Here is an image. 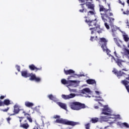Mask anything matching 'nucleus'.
<instances>
[{"instance_id": "f257e3e1", "label": "nucleus", "mask_w": 129, "mask_h": 129, "mask_svg": "<svg viewBox=\"0 0 129 129\" xmlns=\"http://www.w3.org/2000/svg\"><path fill=\"white\" fill-rule=\"evenodd\" d=\"M108 7H104L102 5H99V12L101 16V19L104 23L107 22L108 19V23L110 26L112 28L113 27V23H114V18L110 17H113V13H111V8L110 5L108 4Z\"/></svg>"}, {"instance_id": "f03ea898", "label": "nucleus", "mask_w": 129, "mask_h": 129, "mask_svg": "<svg viewBox=\"0 0 129 129\" xmlns=\"http://www.w3.org/2000/svg\"><path fill=\"white\" fill-rule=\"evenodd\" d=\"M85 23L88 24L89 27H92L89 29L90 31H91V35H93L95 32H97L98 34L101 33V29L100 28V25L97 24V23L94 20H87L86 19Z\"/></svg>"}, {"instance_id": "7ed1b4c3", "label": "nucleus", "mask_w": 129, "mask_h": 129, "mask_svg": "<svg viewBox=\"0 0 129 129\" xmlns=\"http://www.w3.org/2000/svg\"><path fill=\"white\" fill-rule=\"evenodd\" d=\"M70 107L74 110H80L82 108H85V104L79 102H73L70 103Z\"/></svg>"}, {"instance_id": "20e7f679", "label": "nucleus", "mask_w": 129, "mask_h": 129, "mask_svg": "<svg viewBox=\"0 0 129 129\" xmlns=\"http://www.w3.org/2000/svg\"><path fill=\"white\" fill-rule=\"evenodd\" d=\"M54 122L56 123H62V124H66L67 125H71L72 126H75V125H77L78 124H79V122H74L73 121H67L62 118L56 119Z\"/></svg>"}, {"instance_id": "39448f33", "label": "nucleus", "mask_w": 129, "mask_h": 129, "mask_svg": "<svg viewBox=\"0 0 129 129\" xmlns=\"http://www.w3.org/2000/svg\"><path fill=\"white\" fill-rule=\"evenodd\" d=\"M82 9L79 10L80 13H87V9L85 8V6L90 10H94V4H92L91 2H86L83 4H81Z\"/></svg>"}, {"instance_id": "423d86ee", "label": "nucleus", "mask_w": 129, "mask_h": 129, "mask_svg": "<svg viewBox=\"0 0 129 129\" xmlns=\"http://www.w3.org/2000/svg\"><path fill=\"white\" fill-rule=\"evenodd\" d=\"M18 118H20L19 121L20 122V127L24 129H28L30 127V124L28 123V120L25 119L23 122H22L23 119L25 118V117H18Z\"/></svg>"}, {"instance_id": "0eeeda50", "label": "nucleus", "mask_w": 129, "mask_h": 129, "mask_svg": "<svg viewBox=\"0 0 129 129\" xmlns=\"http://www.w3.org/2000/svg\"><path fill=\"white\" fill-rule=\"evenodd\" d=\"M108 42V40L106 39V38L104 37H102L99 38V44L100 45L101 48L102 49H104L107 47V43Z\"/></svg>"}, {"instance_id": "6e6552de", "label": "nucleus", "mask_w": 129, "mask_h": 129, "mask_svg": "<svg viewBox=\"0 0 129 129\" xmlns=\"http://www.w3.org/2000/svg\"><path fill=\"white\" fill-rule=\"evenodd\" d=\"M113 73L117 76V77L119 79L120 77H122V76H124V77H125L126 76V74L125 73L122 72L121 71H117L116 69H114L112 71Z\"/></svg>"}, {"instance_id": "1a4fd4ad", "label": "nucleus", "mask_w": 129, "mask_h": 129, "mask_svg": "<svg viewBox=\"0 0 129 129\" xmlns=\"http://www.w3.org/2000/svg\"><path fill=\"white\" fill-rule=\"evenodd\" d=\"M105 108L102 109V112L101 114H104L105 115H108L109 117H106V118H111V111L108 107H106V106H104Z\"/></svg>"}, {"instance_id": "9d476101", "label": "nucleus", "mask_w": 129, "mask_h": 129, "mask_svg": "<svg viewBox=\"0 0 129 129\" xmlns=\"http://www.w3.org/2000/svg\"><path fill=\"white\" fill-rule=\"evenodd\" d=\"M61 82L62 84H63L64 85L66 84H69V86H71V85H73L74 84L77 83V81H72V80L67 81L65 79H61Z\"/></svg>"}, {"instance_id": "9b49d317", "label": "nucleus", "mask_w": 129, "mask_h": 129, "mask_svg": "<svg viewBox=\"0 0 129 129\" xmlns=\"http://www.w3.org/2000/svg\"><path fill=\"white\" fill-rule=\"evenodd\" d=\"M29 80L31 81H35L36 82H40L41 81V78L36 77V75L33 73L29 74Z\"/></svg>"}, {"instance_id": "f8f14e48", "label": "nucleus", "mask_w": 129, "mask_h": 129, "mask_svg": "<svg viewBox=\"0 0 129 129\" xmlns=\"http://www.w3.org/2000/svg\"><path fill=\"white\" fill-rule=\"evenodd\" d=\"M75 96H76V95L74 93H71L69 95L62 94L61 95L62 98L65 99L66 100H67V99H71V98H74Z\"/></svg>"}, {"instance_id": "ddd939ff", "label": "nucleus", "mask_w": 129, "mask_h": 129, "mask_svg": "<svg viewBox=\"0 0 129 129\" xmlns=\"http://www.w3.org/2000/svg\"><path fill=\"white\" fill-rule=\"evenodd\" d=\"M116 63L117 64V65L121 68V71H128V70L126 69H124V66L121 63V61L119 59H117L116 61Z\"/></svg>"}, {"instance_id": "4468645a", "label": "nucleus", "mask_w": 129, "mask_h": 129, "mask_svg": "<svg viewBox=\"0 0 129 129\" xmlns=\"http://www.w3.org/2000/svg\"><path fill=\"white\" fill-rule=\"evenodd\" d=\"M29 68L30 69V70H32V71H35V72H37V71H40V70H42V68H38L35 66L34 64H31L29 66Z\"/></svg>"}, {"instance_id": "2eb2a0df", "label": "nucleus", "mask_w": 129, "mask_h": 129, "mask_svg": "<svg viewBox=\"0 0 129 129\" xmlns=\"http://www.w3.org/2000/svg\"><path fill=\"white\" fill-rule=\"evenodd\" d=\"M81 93L82 94H91L92 92H91V90H90L89 88H85L81 90Z\"/></svg>"}, {"instance_id": "dca6fc26", "label": "nucleus", "mask_w": 129, "mask_h": 129, "mask_svg": "<svg viewBox=\"0 0 129 129\" xmlns=\"http://www.w3.org/2000/svg\"><path fill=\"white\" fill-rule=\"evenodd\" d=\"M20 107L18 105H15L14 106V113L11 114L10 115H15V114H18L20 112Z\"/></svg>"}, {"instance_id": "f3484780", "label": "nucleus", "mask_w": 129, "mask_h": 129, "mask_svg": "<svg viewBox=\"0 0 129 129\" xmlns=\"http://www.w3.org/2000/svg\"><path fill=\"white\" fill-rule=\"evenodd\" d=\"M22 113L24 114L25 116H26V115H28L26 117V118L27 119V120H28V121L30 123H32V122H33V119L32 118V117H31V115H30L29 113H26L25 111H23Z\"/></svg>"}, {"instance_id": "a211bd4d", "label": "nucleus", "mask_w": 129, "mask_h": 129, "mask_svg": "<svg viewBox=\"0 0 129 129\" xmlns=\"http://www.w3.org/2000/svg\"><path fill=\"white\" fill-rule=\"evenodd\" d=\"M86 83H87V84H89L91 85H93L94 84L95 85H96V81H95V80L94 79H89L88 80H87Z\"/></svg>"}, {"instance_id": "6ab92c4d", "label": "nucleus", "mask_w": 129, "mask_h": 129, "mask_svg": "<svg viewBox=\"0 0 129 129\" xmlns=\"http://www.w3.org/2000/svg\"><path fill=\"white\" fill-rule=\"evenodd\" d=\"M22 76L25 77V78H28L30 77V74L28 73L27 71H23L21 72Z\"/></svg>"}, {"instance_id": "aec40b11", "label": "nucleus", "mask_w": 129, "mask_h": 129, "mask_svg": "<svg viewBox=\"0 0 129 129\" xmlns=\"http://www.w3.org/2000/svg\"><path fill=\"white\" fill-rule=\"evenodd\" d=\"M57 104L61 107V108H62V109H64V110H67V106H66V104H64L63 103H61L60 102H57Z\"/></svg>"}, {"instance_id": "412c9836", "label": "nucleus", "mask_w": 129, "mask_h": 129, "mask_svg": "<svg viewBox=\"0 0 129 129\" xmlns=\"http://www.w3.org/2000/svg\"><path fill=\"white\" fill-rule=\"evenodd\" d=\"M64 74L66 75H71V74H74L75 73V71H73V70H64Z\"/></svg>"}, {"instance_id": "4be33fe9", "label": "nucleus", "mask_w": 129, "mask_h": 129, "mask_svg": "<svg viewBox=\"0 0 129 129\" xmlns=\"http://www.w3.org/2000/svg\"><path fill=\"white\" fill-rule=\"evenodd\" d=\"M48 97L50 100H52L54 102H56V103L58 102V99H57L56 97L53 96V95L52 94L49 95L48 96Z\"/></svg>"}, {"instance_id": "5701e85b", "label": "nucleus", "mask_w": 129, "mask_h": 129, "mask_svg": "<svg viewBox=\"0 0 129 129\" xmlns=\"http://www.w3.org/2000/svg\"><path fill=\"white\" fill-rule=\"evenodd\" d=\"M3 104L4 106L6 105V106H9L10 104H11V101H10L9 99H6L3 101Z\"/></svg>"}, {"instance_id": "b1692460", "label": "nucleus", "mask_w": 129, "mask_h": 129, "mask_svg": "<svg viewBox=\"0 0 129 129\" xmlns=\"http://www.w3.org/2000/svg\"><path fill=\"white\" fill-rule=\"evenodd\" d=\"M90 16H95V10H92V11H89L87 12V16L90 17Z\"/></svg>"}, {"instance_id": "393cba45", "label": "nucleus", "mask_w": 129, "mask_h": 129, "mask_svg": "<svg viewBox=\"0 0 129 129\" xmlns=\"http://www.w3.org/2000/svg\"><path fill=\"white\" fill-rule=\"evenodd\" d=\"M25 105L26 107H32V106H34V103L29 101H26L25 102Z\"/></svg>"}, {"instance_id": "a878e982", "label": "nucleus", "mask_w": 129, "mask_h": 129, "mask_svg": "<svg viewBox=\"0 0 129 129\" xmlns=\"http://www.w3.org/2000/svg\"><path fill=\"white\" fill-rule=\"evenodd\" d=\"M123 54L125 56H128L129 55V49L126 48H123Z\"/></svg>"}, {"instance_id": "bb28decb", "label": "nucleus", "mask_w": 129, "mask_h": 129, "mask_svg": "<svg viewBox=\"0 0 129 129\" xmlns=\"http://www.w3.org/2000/svg\"><path fill=\"white\" fill-rule=\"evenodd\" d=\"M123 38L125 42H128L129 37L128 36H127V35H123Z\"/></svg>"}, {"instance_id": "cd10ccee", "label": "nucleus", "mask_w": 129, "mask_h": 129, "mask_svg": "<svg viewBox=\"0 0 129 129\" xmlns=\"http://www.w3.org/2000/svg\"><path fill=\"white\" fill-rule=\"evenodd\" d=\"M103 52H106L107 55H108L109 54V53H110V50L109 49H108L107 48V46H106V47L104 49H102Z\"/></svg>"}, {"instance_id": "c85d7f7f", "label": "nucleus", "mask_w": 129, "mask_h": 129, "mask_svg": "<svg viewBox=\"0 0 129 129\" xmlns=\"http://www.w3.org/2000/svg\"><path fill=\"white\" fill-rule=\"evenodd\" d=\"M98 119H99L98 118H92L91 121H92L93 123H95L98 121Z\"/></svg>"}, {"instance_id": "c756f323", "label": "nucleus", "mask_w": 129, "mask_h": 129, "mask_svg": "<svg viewBox=\"0 0 129 129\" xmlns=\"http://www.w3.org/2000/svg\"><path fill=\"white\" fill-rule=\"evenodd\" d=\"M121 125H124V126H125V127H126V128H128L129 127L128 124L126 122L122 123L121 124Z\"/></svg>"}, {"instance_id": "7c9ffc66", "label": "nucleus", "mask_w": 129, "mask_h": 129, "mask_svg": "<svg viewBox=\"0 0 129 129\" xmlns=\"http://www.w3.org/2000/svg\"><path fill=\"white\" fill-rule=\"evenodd\" d=\"M104 26L107 30H109V29H110L109 25H108V24L107 22H105Z\"/></svg>"}, {"instance_id": "2f4dec72", "label": "nucleus", "mask_w": 129, "mask_h": 129, "mask_svg": "<svg viewBox=\"0 0 129 129\" xmlns=\"http://www.w3.org/2000/svg\"><path fill=\"white\" fill-rule=\"evenodd\" d=\"M86 129H89L90 128V123H88L85 125Z\"/></svg>"}, {"instance_id": "473e14b6", "label": "nucleus", "mask_w": 129, "mask_h": 129, "mask_svg": "<svg viewBox=\"0 0 129 129\" xmlns=\"http://www.w3.org/2000/svg\"><path fill=\"white\" fill-rule=\"evenodd\" d=\"M123 15H126L127 16H128L129 15V11H126V12L124 11V12H123Z\"/></svg>"}, {"instance_id": "72a5a7b5", "label": "nucleus", "mask_w": 129, "mask_h": 129, "mask_svg": "<svg viewBox=\"0 0 129 129\" xmlns=\"http://www.w3.org/2000/svg\"><path fill=\"white\" fill-rule=\"evenodd\" d=\"M10 109L9 107H7V108L2 110V111H4V112H8V111Z\"/></svg>"}, {"instance_id": "f704fd0d", "label": "nucleus", "mask_w": 129, "mask_h": 129, "mask_svg": "<svg viewBox=\"0 0 129 129\" xmlns=\"http://www.w3.org/2000/svg\"><path fill=\"white\" fill-rule=\"evenodd\" d=\"M16 69L18 71V72H20V71H21V68L20 67V66H16Z\"/></svg>"}, {"instance_id": "c9c22d12", "label": "nucleus", "mask_w": 129, "mask_h": 129, "mask_svg": "<svg viewBox=\"0 0 129 129\" xmlns=\"http://www.w3.org/2000/svg\"><path fill=\"white\" fill-rule=\"evenodd\" d=\"M53 118H60V116L58 115H55L53 116Z\"/></svg>"}, {"instance_id": "e433bc0d", "label": "nucleus", "mask_w": 129, "mask_h": 129, "mask_svg": "<svg viewBox=\"0 0 129 129\" xmlns=\"http://www.w3.org/2000/svg\"><path fill=\"white\" fill-rule=\"evenodd\" d=\"M0 106H4V102L0 101Z\"/></svg>"}, {"instance_id": "4c0bfd02", "label": "nucleus", "mask_w": 129, "mask_h": 129, "mask_svg": "<svg viewBox=\"0 0 129 129\" xmlns=\"http://www.w3.org/2000/svg\"><path fill=\"white\" fill-rule=\"evenodd\" d=\"M6 95H5V96H1V97H0V99H5V98L6 97Z\"/></svg>"}, {"instance_id": "58836bf2", "label": "nucleus", "mask_w": 129, "mask_h": 129, "mask_svg": "<svg viewBox=\"0 0 129 129\" xmlns=\"http://www.w3.org/2000/svg\"><path fill=\"white\" fill-rule=\"evenodd\" d=\"M94 39H95L94 36H92V37H91L90 41H92V42H93V40H94Z\"/></svg>"}, {"instance_id": "ea45409f", "label": "nucleus", "mask_w": 129, "mask_h": 129, "mask_svg": "<svg viewBox=\"0 0 129 129\" xmlns=\"http://www.w3.org/2000/svg\"><path fill=\"white\" fill-rule=\"evenodd\" d=\"M119 4L122 5V6H123V7H124V3H122V2H121V1H119Z\"/></svg>"}, {"instance_id": "a19ab883", "label": "nucleus", "mask_w": 129, "mask_h": 129, "mask_svg": "<svg viewBox=\"0 0 129 129\" xmlns=\"http://www.w3.org/2000/svg\"><path fill=\"white\" fill-rule=\"evenodd\" d=\"M116 31V29L115 28H112V33H114V32Z\"/></svg>"}, {"instance_id": "79ce46f5", "label": "nucleus", "mask_w": 129, "mask_h": 129, "mask_svg": "<svg viewBox=\"0 0 129 129\" xmlns=\"http://www.w3.org/2000/svg\"><path fill=\"white\" fill-rule=\"evenodd\" d=\"M80 3H85V0H79Z\"/></svg>"}, {"instance_id": "37998d69", "label": "nucleus", "mask_w": 129, "mask_h": 129, "mask_svg": "<svg viewBox=\"0 0 129 129\" xmlns=\"http://www.w3.org/2000/svg\"><path fill=\"white\" fill-rule=\"evenodd\" d=\"M95 93H96V94H98V95H99V94H100L99 92H98V91H95Z\"/></svg>"}, {"instance_id": "c03bdc74", "label": "nucleus", "mask_w": 129, "mask_h": 129, "mask_svg": "<svg viewBox=\"0 0 129 129\" xmlns=\"http://www.w3.org/2000/svg\"><path fill=\"white\" fill-rule=\"evenodd\" d=\"M10 120H11V118L10 117H8L7 118V121H10Z\"/></svg>"}, {"instance_id": "a18cd8bd", "label": "nucleus", "mask_w": 129, "mask_h": 129, "mask_svg": "<svg viewBox=\"0 0 129 129\" xmlns=\"http://www.w3.org/2000/svg\"><path fill=\"white\" fill-rule=\"evenodd\" d=\"M95 108H96V109H97L98 108V106H95Z\"/></svg>"}, {"instance_id": "49530a36", "label": "nucleus", "mask_w": 129, "mask_h": 129, "mask_svg": "<svg viewBox=\"0 0 129 129\" xmlns=\"http://www.w3.org/2000/svg\"><path fill=\"white\" fill-rule=\"evenodd\" d=\"M126 24L127 25H129V23H128V20H127L126 22Z\"/></svg>"}, {"instance_id": "de8ad7c7", "label": "nucleus", "mask_w": 129, "mask_h": 129, "mask_svg": "<svg viewBox=\"0 0 129 129\" xmlns=\"http://www.w3.org/2000/svg\"><path fill=\"white\" fill-rule=\"evenodd\" d=\"M127 4H128V5H129V0H127Z\"/></svg>"}, {"instance_id": "09e8293b", "label": "nucleus", "mask_w": 129, "mask_h": 129, "mask_svg": "<svg viewBox=\"0 0 129 129\" xmlns=\"http://www.w3.org/2000/svg\"><path fill=\"white\" fill-rule=\"evenodd\" d=\"M86 2H88V1H90L91 2H92V0H85Z\"/></svg>"}, {"instance_id": "8fccbe9b", "label": "nucleus", "mask_w": 129, "mask_h": 129, "mask_svg": "<svg viewBox=\"0 0 129 129\" xmlns=\"http://www.w3.org/2000/svg\"><path fill=\"white\" fill-rule=\"evenodd\" d=\"M84 19H87V16H85Z\"/></svg>"}, {"instance_id": "3c124183", "label": "nucleus", "mask_w": 129, "mask_h": 129, "mask_svg": "<svg viewBox=\"0 0 129 129\" xmlns=\"http://www.w3.org/2000/svg\"><path fill=\"white\" fill-rule=\"evenodd\" d=\"M89 96L88 95H86V97H89Z\"/></svg>"}, {"instance_id": "603ef678", "label": "nucleus", "mask_w": 129, "mask_h": 129, "mask_svg": "<svg viewBox=\"0 0 129 129\" xmlns=\"http://www.w3.org/2000/svg\"><path fill=\"white\" fill-rule=\"evenodd\" d=\"M71 77H73V76H71Z\"/></svg>"}, {"instance_id": "864d4df0", "label": "nucleus", "mask_w": 129, "mask_h": 129, "mask_svg": "<svg viewBox=\"0 0 129 129\" xmlns=\"http://www.w3.org/2000/svg\"><path fill=\"white\" fill-rule=\"evenodd\" d=\"M96 1H99V0H96Z\"/></svg>"}, {"instance_id": "5fc2aeb1", "label": "nucleus", "mask_w": 129, "mask_h": 129, "mask_svg": "<svg viewBox=\"0 0 129 129\" xmlns=\"http://www.w3.org/2000/svg\"><path fill=\"white\" fill-rule=\"evenodd\" d=\"M96 38H97V36H96Z\"/></svg>"}, {"instance_id": "6e6d98bb", "label": "nucleus", "mask_w": 129, "mask_h": 129, "mask_svg": "<svg viewBox=\"0 0 129 129\" xmlns=\"http://www.w3.org/2000/svg\"><path fill=\"white\" fill-rule=\"evenodd\" d=\"M128 88H129V85H128Z\"/></svg>"}]
</instances>
